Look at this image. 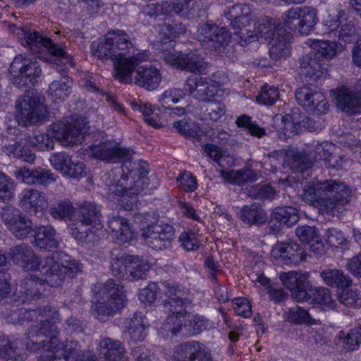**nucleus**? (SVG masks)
Segmentation results:
<instances>
[{
	"label": "nucleus",
	"instance_id": "31",
	"mask_svg": "<svg viewBox=\"0 0 361 361\" xmlns=\"http://www.w3.org/2000/svg\"><path fill=\"white\" fill-rule=\"evenodd\" d=\"M292 35L284 28H279L269 41V54L272 59H278L289 54Z\"/></svg>",
	"mask_w": 361,
	"mask_h": 361
},
{
	"label": "nucleus",
	"instance_id": "49",
	"mask_svg": "<svg viewBox=\"0 0 361 361\" xmlns=\"http://www.w3.org/2000/svg\"><path fill=\"white\" fill-rule=\"evenodd\" d=\"M271 216L288 226H293L299 219L298 209L293 207H276L271 213Z\"/></svg>",
	"mask_w": 361,
	"mask_h": 361
},
{
	"label": "nucleus",
	"instance_id": "21",
	"mask_svg": "<svg viewBox=\"0 0 361 361\" xmlns=\"http://www.w3.org/2000/svg\"><path fill=\"white\" fill-rule=\"evenodd\" d=\"M15 294L16 300L21 303L44 297L47 295L44 281L42 278L30 275L20 281Z\"/></svg>",
	"mask_w": 361,
	"mask_h": 361
},
{
	"label": "nucleus",
	"instance_id": "38",
	"mask_svg": "<svg viewBox=\"0 0 361 361\" xmlns=\"http://www.w3.org/2000/svg\"><path fill=\"white\" fill-rule=\"evenodd\" d=\"M204 111L201 112V119L207 122H216L226 111V105L216 100L205 99L202 106Z\"/></svg>",
	"mask_w": 361,
	"mask_h": 361
},
{
	"label": "nucleus",
	"instance_id": "58",
	"mask_svg": "<svg viewBox=\"0 0 361 361\" xmlns=\"http://www.w3.org/2000/svg\"><path fill=\"white\" fill-rule=\"evenodd\" d=\"M161 32L166 36V38H163L161 40L171 43V39L179 37L180 35L185 32V27L182 23L176 22L164 23L161 27Z\"/></svg>",
	"mask_w": 361,
	"mask_h": 361
},
{
	"label": "nucleus",
	"instance_id": "55",
	"mask_svg": "<svg viewBox=\"0 0 361 361\" xmlns=\"http://www.w3.org/2000/svg\"><path fill=\"white\" fill-rule=\"evenodd\" d=\"M23 143L22 142H14L13 144L4 146L3 152L10 157L20 159L27 163H33L35 160V154H22Z\"/></svg>",
	"mask_w": 361,
	"mask_h": 361
},
{
	"label": "nucleus",
	"instance_id": "37",
	"mask_svg": "<svg viewBox=\"0 0 361 361\" xmlns=\"http://www.w3.org/2000/svg\"><path fill=\"white\" fill-rule=\"evenodd\" d=\"M128 269L126 279L133 281L143 279L149 269V263L137 255H130L127 259Z\"/></svg>",
	"mask_w": 361,
	"mask_h": 361
},
{
	"label": "nucleus",
	"instance_id": "6",
	"mask_svg": "<svg viewBox=\"0 0 361 361\" xmlns=\"http://www.w3.org/2000/svg\"><path fill=\"white\" fill-rule=\"evenodd\" d=\"M11 80L19 89H26L29 84L34 85L42 75V68L38 61L22 54L16 56L9 68Z\"/></svg>",
	"mask_w": 361,
	"mask_h": 361
},
{
	"label": "nucleus",
	"instance_id": "29",
	"mask_svg": "<svg viewBox=\"0 0 361 361\" xmlns=\"http://www.w3.org/2000/svg\"><path fill=\"white\" fill-rule=\"evenodd\" d=\"M17 178L28 185L47 186L55 181V178L50 171L42 168L30 170L22 168L17 172Z\"/></svg>",
	"mask_w": 361,
	"mask_h": 361
},
{
	"label": "nucleus",
	"instance_id": "43",
	"mask_svg": "<svg viewBox=\"0 0 361 361\" xmlns=\"http://www.w3.org/2000/svg\"><path fill=\"white\" fill-rule=\"evenodd\" d=\"M147 320L140 312H135L130 318L128 331L134 341H142L145 337V330L147 326Z\"/></svg>",
	"mask_w": 361,
	"mask_h": 361
},
{
	"label": "nucleus",
	"instance_id": "44",
	"mask_svg": "<svg viewBox=\"0 0 361 361\" xmlns=\"http://www.w3.org/2000/svg\"><path fill=\"white\" fill-rule=\"evenodd\" d=\"M185 302V300L180 299V296H178V298H171V299L163 301L161 304L162 311L167 314V317L164 320L163 326L170 317L183 319L185 313L187 312L183 307Z\"/></svg>",
	"mask_w": 361,
	"mask_h": 361
},
{
	"label": "nucleus",
	"instance_id": "62",
	"mask_svg": "<svg viewBox=\"0 0 361 361\" xmlns=\"http://www.w3.org/2000/svg\"><path fill=\"white\" fill-rule=\"evenodd\" d=\"M279 98V90L276 87L264 85L259 94L256 97V100L262 104L272 105Z\"/></svg>",
	"mask_w": 361,
	"mask_h": 361
},
{
	"label": "nucleus",
	"instance_id": "50",
	"mask_svg": "<svg viewBox=\"0 0 361 361\" xmlns=\"http://www.w3.org/2000/svg\"><path fill=\"white\" fill-rule=\"evenodd\" d=\"M312 300L320 305L324 310H331L336 307V301L332 298L331 290L325 287L312 288Z\"/></svg>",
	"mask_w": 361,
	"mask_h": 361
},
{
	"label": "nucleus",
	"instance_id": "9",
	"mask_svg": "<svg viewBox=\"0 0 361 361\" xmlns=\"http://www.w3.org/2000/svg\"><path fill=\"white\" fill-rule=\"evenodd\" d=\"M14 32L22 44L33 52H38L42 47L46 48L49 54L57 57H66V51L50 38L44 37L35 30L26 27H16Z\"/></svg>",
	"mask_w": 361,
	"mask_h": 361
},
{
	"label": "nucleus",
	"instance_id": "16",
	"mask_svg": "<svg viewBox=\"0 0 361 361\" xmlns=\"http://www.w3.org/2000/svg\"><path fill=\"white\" fill-rule=\"evenodd\" d=\"M195 38L204 46L220 50L228 44L231 35L224 27L206 22L198 25Z\"/></svg>",
	"mask_w": 361,
	"mask_h": 361
},
{
	"label": "nucleus",
	"instance_id": "26",
	"mask_svg": "<svg viewBox=\"0 0 361 361\" xmlns=\"http://www.w3.org/2000/svg\"><path fill=\"white\" fill-rule=\"evenodd\" d=\"M58 259L59 256L56 254H52L45 258L43 269H45L44 281L46 286H61L66 277V270Z\"/></svg>",
	"mask_w": 361,
	"mask_h": 361
},
{
	"label": "nucleus",
	"instance_id": "35",
	"mask_svg": "<svg viewBox=\"0 0 361 361\" xmlns=\"http://www.w3.org/2000/svg\"><path fill=\"white\" fill-rule=\"evenodd\" d=\"M319 275L324 283L331 287L345 288L352 284L350 277L338 269H324Z\"/></svg>",
	"mask_w": 361,
	"mask_h": 361
},
{
	"label": "nucleus",
	"instance_id": "63",
	"mask_svg": "<svg viewBox=\"0 0 361 361\" xmlns=\"http://www.w3.org/2000/svg\"><path fill=\"white\" fill-rule=\"evenodd\" d=\"M173 128L185 138H192L199 136L200 129L195 123H188L183 121L174 122Z\"/></svg>",
	"mask_w": 361,
	"mask_h": 361
},
{
	"label": "nucleus",
	"instance_id": "39",
	"mask_svg": "<svg viewBox=\"0 0 361 361\" xmlns=\"http://www.w3.org/2000/svg\"><path fill=\"white\" fill-rule=\"evenodd\" d=\"M255 29L252 30L255 38H264L269 40L274 37L279 28H283L279 23L267 17L259 19L255 24Z\"/></svg>",
	"mask_w": 361,
	"mask_h": 361
},
{
	"label": "nucleus",
	"instance_id": "7",
	"mask_svg": "<svg viewBox=\"0 0 361 361\" xmlns=\"http://www.w3.org/2000/svg\"><path fill=\"white\" fill-rule=\"evenodd\" d=\"M325 25L329 31L326 33L329 37L336 36L338 32V38L344 42H352L357 39L358 33L355 27L354 20L350 17L348 9H338L334 15L329 16V19L325 22Z\"/></svg>",
	"mask_w": 361,
	"mask_h": 361
},
{
	"label": "nucleus",
	"instance_id": "22",
	"mask_svg": "<svg viewBox=\"0 0 361 361\" xmlns=\"http://www.w3.org/2000/svg\"><path fill=\"white\" fill-rule=\"evenodd\" d=\"M271 256L288 265H298L305 260L306 254L302 246L293 241L278 243L271 252Z\"/></svg>",
	"mask_w": 361,
	"mask_h": 361
},
{
	"label": "nucleus",
	"instance_id": "51",
	"mask_svg": "<svg viewBox=\"0 0 361 361\" xmlns=\"http://www.w3.org/2000/svg\"><path fill=\"white\" fill-rule=\"evenodd\" d=\"M71 91V81L68 78L61 80H54L49 87L48 94L54 99L63 100Z\"/></svg>",
	"mask_w": 361,
	"mask_h": 361
},
{
	"label": "nucleus",
	"instance_id": "57",
	"mask_svg": "<svg viewBox=\"0 0 361 361\" xmlns=\"http://www.w3.org/2000/svg\"><path fill=\"white\" fill-rule=\"evenodd\" d=\"M302 117L298 109L294 110L291 114H286L283 117V122L286 130L298 134L302 131Z\"/></svg>",
	"mask_w": 361,
	"mask_h": 361
},
{
	"label": "nucleus",
	"instance_id": "48",
	"mask_svg": "<svg viewBox=\"0 0 361 361\" xmlns=\"http://www.w3.org/2000/svg\"><path fill=\"white\" fill-rule=\"evenodd\" d=\"M240 219L250 226L262 224L265 221L266 215L263 210L255 204L244 206L240 211Z\"/></svg>",
	"mask_w": 361,
	"mask_h": 361
},
{
	"label": "nucleus",
	"instance_id": "24",
	"mask_svg": "<svg viewBox=\"0 0 361 361\" xmlns=\"http://www.w3.org/2000/svg\"><path fill=\"white\" fill-rule=\"evenodd\" d=\"M216 78L217 75L214 74L209 82L200 75H191L186 81L185 90L190 93H195L196 96L202 97L205 101L206 97L213 96L216 90L224 82V78L216 80Z\"/></svg>",
	"mask_w": 361,
	"mask_h": 361
},
{
	"label": "nucleus",
	"instance_id": "42",
	"mask_svg": "<svg viewBox=\"0 0 361 361\" xmlns=\"http://www.w3.org/2000/svg\"><path fill=\"white\" fill-rule=\"evenodd\" d=\"M221 176L228 183L238 185H243L247 183L253 182L257 178L256 173L249 169L221 171Z\"/></svg>",
	"mask_w": 361,
	"mask_h": 361
},
{
	"label": "nucleus",
	"instance_id": "40",
	"mask_svg": "<svg viewBox=\"0 0 361 361\" xmlns=\"http://www.w3.org/2000/svg\"><path fill=\"white\" fill-rule=\"evenodd\" d=\"M255 29L252 30L255 38H264L269 40L274 37L279 28H283L279 23L267 17L259 19L255 24Z\"/></svg>",
	"mask_w": 361,
	"mask_h": 361
},
{
	"label": "nucleus",
	"instance_id": "60",
	"mask_svg": "<svg viewBox=\"0 0 361 361\" xmlns=\"http://www.w3.org/2000/svg\"><path fill=\"white\" fill-rule=\"evenodd\" d=\"M33 252L32 247L25 243H21L10 249L9 255L11 259L19 266L25 262L26 259Z\"/></svg>",
	"mask_w": 361,
	"mask_h": 361
},
{
	"label": "nucleus",
	"instance_id": "64",
	"mask_svg": "<svg viewBox=\"0 0 361 361\" xmlns=\"http://www.w3.org/2000/svg\"><path fill=\"white\" fill-rule=\"evenodd\" d=\"M58 349L61 350L62 355L70 361H75L80 350V345L74 340H66L64 343L59 342Z\"/></svg>",
	"mask_w": 361,
	"mask_h": 361
},
{
	"label": "nucleus",
	"instance_id": "13",
	"mask_svg": "<svg viewBox=\"0 0 361 361\" xmlns=\"http://www.w3.org/2000/svg\"><path fill=\"white\" fill-rule=\"evenodd\" d=\"M134 50L130 52L123 51L114 61L113 77L121 83L132 84L134 81L133 73L140 63L147 59V53H138L134 54Z\"/></svg>",
	"mask_w": 361,
	"mask_h": 361
},
{
	"label": "nucleus",
	"instance_id": "20",
	"mask_svg": "<svg viewBox=\"0 0 361 361\" xmlns=\"http://www.w3.org/2000/svg\"><path fill=\"white\" fill-rule=\"evenodd\" d=\"M295 99L306 110L315 114H326L328 103L324 94L319 90L303 86L295 92Z\"/></svg>",
	"mask_w": 361,
	"mask_h": 361
},
{
	"label": "nucleus",
	"instance_id": "11",
	"mask_svg": "<svg viewBox=\"0 0 361 361\" xmlns=\"http://www.w3.org/2000/svg\"><path fill=\"white\" fill-rule=\"evenodd\" d=\"M285 25L300 35H308L317 23V10L312 7L291 8L283 15Z\"/></svg>",
	"mask_w": 361,
	"mask_h": 361
},
{
	"label": "nucleus",
	"instance_id": "2",
	"mask_svg": "<svg viewBox=\"0 0 361 361\" xmlns=\"http://www.w3.org/2000/svg\"><path fill=\"white\" fill-rule=\"evenodd\" d=\"M132 163L123 164L121 167H116L108 172L105 184L109 188V194L115 197H131L141 193L148 185V177H137L133 184L128 183L129 175L132 176Z\"/></svg>",
	"mask_w": 361,
	"mask_h": 361
},
{
	"label": "nucleus",
	"instance_id": "46",
	"mask_svg": "<svg viewBox=\"0 0 361 361\" xmlns=\"http://www.w3.org/2000/svg\"><path fill=\"white\" fill-rule=\"evenodd\" d=\"M90 227L78 216L74 219H71V222L68 225L69 233L79 243L87 242V238L91 234Z\"/></svg>",
	"mask_w": 361,
	"mask_h": 361
},
{
	"label": "nucleus",
	"instance_id": "1",
	"mask_svg": "<svg viewBox=\"0 0 361 361\" xmlns=\"http://www.w3.org/2000/svg\"><path fill=\"white\" fill-rule=\"evenodd\" d=\"M350 188L336 180H326L317 184H307L302 195L305 201L317 204L322 212L332 214L340 212L349 202Z\"/></svg>",
	"mask_w": 361,
	"mask_h": 361
},
{
	"label": "nucleus",
	"instance_id": "61",
	"mask_svg": "<svg viewBox=\"0 0 361 361\" xmlns=\"http://www.w3.org/2000/svg\"><path fill=\"white\" fill-rule=\"evenodd\" d=\"M130 258L128 255H118L111 257V270L115 276L124 277L127 275V259Z\"/></svg>",
	"mask_w": 361,
	"mask_h": 361
},
{
	"label": "nucleus",
	"instance_id": "8",
	"mask_svg": "<svg viewBox=\"0 0 361 361\" xmlns=\"http://www.w3.org/2000/svg\"><path fill=\"white\" fill-rule=\"evenodd\" d=\"M17 118L23 125L35 124L43 120L46 116L47 108L42 98L29 93L19 98L16 104Z\"/></svg>",
	"mask_w": 361,
	"mask_h": 361
},
{
	"label": "nucleus",
	"instance_id": "17",
	"mask_svg": "<svg viewBox=\"0 0 361 361\" xmlns=\"http://www.w3.org/2000/svg\"><path fill=\"white\" fill-rule=\"evenodd\" d=\"M1 216L8 229L18 239L26 238L33 231L32 220L13 207H4Z\"/></svg>",
	"mask_w": 361,
	"mask_h": 361
},
{
	"label": "nucleus",
	"instance_id": "41",
	"mask_svg": "<svg viewBox=\"0 0 361 361\" xmlns=\"http://www.w3.org/2000/svg\"><path fill=\"white\" fill-rule=\"evenodd\" d=\"M77 216L91 227H96L101 224L100 211L92 202H83L78 209Z\"/></svg>",
	"mask_w": 361,
	"mask_h": 361
},
{
	"label": "nucleus",
	"instance_id": "27",
	"mask_svg": "<svg viewBox=\"0 0 361 361\" xmlns=\"http://www.w3.org/2000/svg\"><path fill=\"white\" fill-rule=\"evenodd\" d=\"M162 75L160 71L154 66H140L135 70L133 83L147 90L157 89Z\"/></svg>",
	"mask_w": 361,
	"mask_h": 361
},
{
	"label": "nucleus",
	"instance_id": "14",
	"mask_svg": "<svg viewBox=\"0 0 361 361\" xmlns=\"http://www.w3.org/2000/svg\"><path fill=\"white\" fill-rule=\"evenodd\" d=\"M307 271H290L280 274L279 279L283 285L290 290V295L298 302L308 300L311 298L308 291L312 290Z\"/></svg>",
	"mask_w": 361,
	"mask_h": 361
},
{
	"label": "nucleus",
	"instance_id": "3",
	"mask_svg": "<svg viewBox=\"0 0 361 361\" xmlns=\"http://www.w3.org/2000/svg\"><path fill=\"white\" fill-rule=\"evenodd\" d=\"M98 294L103 301L92 305L96 318L104 322V317H111L120 312L127 304L123 286L117 281L108 279L100 288Z\"/></svg>",
	"mask_w": 361,
	"mask_h": 361
},
{
	"label": "nucleus",
	"instance_id": "59",
	"mask_svg": "<svg viewBox=\"0 0 361 361\" xmlns=\"http://www.w3.org/2000/svg\"><path fill=\"white\" fill-rule=\"evenodd\" d=\"M285 315L288 321L295 324L310 323L312 319L308 312L298 305L288 309Z\"/></svg>",
	"mask_w": 361,
	"mask_h": 361
},
{
	"label": "nucleus",
	"instance_id": "32",
	"mask_svg": "<svg viewBox=\"0 0 361 361\" xmlns=\"http://www.w3.org/2000/svg\"><path fill=\"white\" fill-rule=\"evenodd\" d=\"M35 246L43 250H51L59 245L56 231L51 226L37 227L35 230Z\"/></svg>",
	"mask_w": 361,
	"mask_h": 361
},
{
	"label": "nucleus",
	"instance_id": "33",
	"mask_svg": "<svg viewBox=\"0 0 361 361\" xmlns=\"http://www.w3.org/2000/svg\"><path fill=\"white\" fill-rule=\"evenodd\" d=\"M18 339H10L0 334V360L24 361L25 357L21 353Z\"/></svg>",
	"mask_w": 361,
	"mask_h": 361
},
{
	"label": "nucleus",
	"instance_id": "45",
	"mask_svg": "<svg viewBox=\"0 0 361 361\" xmlns=\"http://www.w3.org/2000/svg\"><path fill=\"white\" fill-rule=\"evenodd\" d=\"M337 338L343 344V348L346 351H354L361 344V327H357L345 333L343 331H339Z\"/></svg>",
	"mask_w": 361,
	"mask_h": 361
},
{
	"label": "nucleus",
	"instance_id": "53",
	"mask_svg": "<svg viewBox=\"0 0 361 361\" xmlns=\"http://www.w3.org/2000/svg\"><path fill=\"white\" fill-rule=\"evenodd\" d=\"M194 0H171L169 4H166V8L170 12L180 14L183 17L189 18L190 15L194 14L195 3Z\"/></svg>",
	"mask_w": 361,
	"mask_h": 361
},
{
	"label": "nucleus",
	"instance_id": "34",
	"mask_svg": "<svg viewBox=\"0 0 361 361\" xmlns=\"http://www.w3.org/2000/svg\"><path fill=\"white\" fill-rule=\"evenodd\" d=\"M307 44L321 59H331L344 49L341 43L329 40L309 39Z\"/></svg>",
	"mask_w": 361,
	"mask_h": 361
},
{
	"label": "nucleus",
	"instance_id": "18",
	"mask_svg": "<svg viewBox=\"0 0 361 361\" xmlns=\"http://www.w3.org/2000/svg\"><path fill=\"white\" fill-rule=\"evenodd\" d=\"M330 92L337 106L343 111L349 115L361 112V79L356 82L355 92L341 86L337 89L331 90Z\"/></svg>",
	"mask_w": 361,
	"mask_h": 361
},
{
	"label": "nucleus",
	"instance_id": "25",
	"mask_svg": "<svg viewBox=\"0 0 361 361\" xmlns=\"http://www.w3.org/2000/svg\"><path fill=\"white\" fill-rule=\"evenodd\" d=\"M299 63L302 74L310 80L315 81L326 74L327 69L324 59H321L319 56L312 51L302 55L299 59Z\"/></svg>",
	"mask_w": 361,
	"mask_h": 361
},
{
	"label": "nucleus",
	"instance_id": "30",
	"mask_svg": "<svg viewBox=\"0 0 361 361\" xmlns=\"http://www.w3.org/2000/svg\"><path fill=\"white\" fill-rule=\"evenodd\" d=\"M97 348L104 361H127L126 350L119 341L106 337L99 341Z\"/></svg>",
	"mask_w": 361,
	"mask_h": 361
},
{
	"label": "nucleus",
	"instance_id": "5",
	"mask_svg": "<svg viewBox=\"0 0 361 361\" xmlns=\"http://www.w3.org/2000/svg\"><path fill=\"white\" fill-rule=\"evenodd\" d=\"M87 130L86 119L82 117L72 118L68 121H57L49 128L51 136L65 147L80 144Z\"/></svg>",
	"mask_w": 361,
	"mask_h": 361
},
{
	"label": "nucleus",
	"instance_id": "28",
	"mask_svg": "<svg viewBox=\"0 0 361 361\" xmlns=\"http://www.w3.org/2000/svg\"><path fill=\"white\" fill-rule=\"evenodd\" d=\"M19 199L21 207L35 213L45 209L48 205L44 193L34 188L23 190L19 196Z\"/></svg>",
	"mask_w": 361,
	"mask_h": 361
},
{
	"label": "nucleus",
	"instance_id": "47",
	"mask_svg": "<svg viewBox=\"0 0 361 361\" xmlns=\"http://www.w3.org/2000/svg\"><path fill=\"white\" fill-rule=\"evenodd\" d=\"M154 44L156 47V49L160 51L161 54L160 58L161 59L166 61L168 64L176 66L179 68H180V63L183 54L176 51L172 47L169 49V47H171V44L165 47L164 46L167 44V42L164 40L157 41Z\"/></svg>",
	"mask_w": 361,
	"mask_h": 361
},
{
	"label": "nucleus",
	"instance_id": "12",
	"mask_svg": "<svg viewBox=\"0 0 361 361\" xmlns=\"http://www.w3.org/2000/svg\"><path fill=\"white\" fill-rule=\"evenodd\" d=\"M208 321L203 317L192 312L185 313L183 319L171 318L164 324V329L176 336L178 333L184 336L196 335L207 329Z\"/></svg>",
	"mask_w": 361,
	"mask_h": 361
},
{
	"label": "nucleus",
	"instance_id": "56",
	"mask_svg": "<svg viewBox=\"0 0 361 361\" xmlns=\"http://www.w3.org/2000/svg\"><path fill=\"white\" fill-rule=\"evenodd\" d=\"M74 212V207L69 200L61 201L57 205L50 207L49 213L56 219H65Z\"/></svg>",
	"mask_w": 361,
	"mask_h": 361
},
{
	"label": "nucleus",
	"instance_id": "10",
	"mask_svg": "<svg viewBox=\"0 0 361 361\" xmlns=\"http://www.w3.org/2000/svg\"><path fill=\"white\" fill-rule=\"evenodd\" d=\"M32 317H35L39 322L28 329L26 333L25 342L28 341L29 332L34 328L42 326L45 323L55 324L59 320V312L49 306H44L30 310L16 309L11 310V312H7L6 315L8 322L14 324H20L21 322Z\"/></svg>",
	"mask_w": 361,
	"mask_h": 361
},
{
	"label": "nucleus",
	"instance_id": "4",
	"mask_svg": "<svg viewBox=\"0 0 361 361\" xmlns=\"http://www.w3.org/2000/svg\"><path fill=\"white\" fill-rule=\"evenodd\" d=\"M135 49L129 35L123 30L109 31L104 39L94 41L91 44L92 54L102 61H114L123 51L130 52Z\"/></svg>",
	"mask_w": 361,
	"mask_h": 361
},
{
	"label": "nucleus",
	"instance_id": "36",
	"mask_svg": "<svg viewBox=\"0 0 361 361\" xmlns=\"http://www.w3.org/2000/svg\"><path fill=\"white\" fill-rule=\"evenodd\" d=\"M109 228L111 233L120 243H126L133 238L128 220L120 216H112L109 221Z\"/></svg>",
	"mask_w": 361,
	"mask_h": 361
},
{
	"label": "nucleus",
	"instance_id": "52",
	"mask_svg": "<svg viewBox=\"0 0 361 361\" xmlns=\"http://www.w3.org/2000/svg\"><path fill=\"white\" fill-rule=\"evenodd\" d=\"M180 68L190 72H201L205 68V62L196 54H183Z\"/></svg>",
	"mask_w": 361,
	"mask_h": 361
},
{
	"label": "nucleus",
	"instance_id": "54",
	"mask_svg": "<svg viewBox=\"0 0 361 361\" xmlns=\"http://www.w3.org/2000/svg\"><path fill=\"white\" fill-rule=\"evenodd\" d=\"M251 20V14H244L238 22L233 23L232 25L235 28L239 29V30L235 32V34L238 35L242 41L249 42L255 41L254 32L246 28L247 26L250 25Z\"/></svg>",
	"mask_w": 361,
	"mask_h": 361
},
{
	"label": "nucleus",
	"instance_id": "23",
	"mask_svg": "<svg viewBox=\"0 0 361 361\" xmlns=\"http://www.w3.org/2000/svg\"><path fill=\"white\" fill-rule=\"evenodd\" d=\"M92 157L107 162H118L123 161L130 162V152L127 148L121 147L115 143L106 142L91 147Z\"/></svg>",
	"mask_w": 361,
	"mask_h": 361
},
{
	"label": "nucleus",
	"instance_id": "19",
	"mask_svg": "<svg viewBox=\"0 0 361 361\" xmlns=\"http://www.w3.org/2000/svg\"><path fill=\"white\" fill-rule=\"evenodd\" d=\"M173 359L174 361H214L210 350L196 341L178 345L174 348Z\"/></svg>",
	"mask_w": 361,
	"mask_h": 361
},
{
	"label": "nucleus",
	"instance_id": "15",
	"mask_svg": "<svg viewBox=\"0 0 361 361\" xmlns=\"http://www.w3.org/2000/svg\"><path fill=\"white\" fill-rule=\"evenodd\" d=\"M173 236V227L168 224L154 223L142 228L141 237L144 243L154 250H161L168 247Z\"/></svg>",
	"mask_w": 361,
	"mask_h": 361
}]
</instances>
